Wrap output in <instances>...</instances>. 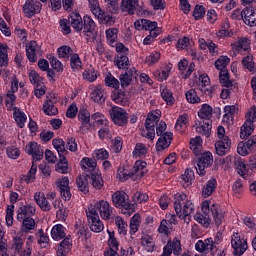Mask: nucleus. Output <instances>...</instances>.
<instances>
[{"mask_svg": "<svg viewBox=\"0 0 256 256\" xmlns=\"http://www.w3.org/2000/svg\"><path fill=\"white\" fill-rule=\"evenodd\" d=\"M70 24L75 33H83L87 43L97 39V23L87 14L81 17L79 12H72L70 14Z\"/></svg>", "mask_w": 256, "mask_h": 256, "instance_id": "nucleus-1", "label": "nucleus"}, {"mask_svg": "<svg viewBox=\"0 0 256 256\" xmlns=\"http://www.w3.org/2000/svg\"><path fill=\"white\" fill-rule=\"evenodd\" d=\"M211 215L215 225L219 227L223 223V210L218 204H211L210 201L205 200L202 202V213H196L194 219L197 223L209 229L211 227Z\"/></svg>", "mask_w": 256, "mask_h": 256, "instance_id": "nucleus-2", "label": "nucleus"}, {"mask_svg": "<svg viewBox=\"0 0 256 256\" xmlns=\"http://www.w3.org/2000/svg\"><path fill=\"white\" fill-rule=\"evenodd\" d=\"M174 209L177 217L184 223L191 221V215L195 213V204L185 193H177L174 196Z\"/></svg>", "mask_w": 256, "mask_h": 256, "instance_id": "nucleus-3", "label": "nucleus"}, {"mask_svg": "<svg viewBox=\"0 0 256 256\" xmlns=\"http://www.w3.org/2000/svg\"><path fill=\"white\" fill-rule=\"evenodd\" d=\"M33 215H35V208L31 206V204L21 206L18 209L17 221L22 223V233H29V231L35 229V219H33Z\"/></svg>", "mask_w": 256, "mask_h": 256, "instance_id": "nucleus-4", "label": "nucleus"}, {"mask_svg": "<svg viewBox=\"0 0 256 256\" xmlns=\"http://www.w3.org/2000/svg\"><path fill=\"white\" fill-rule=\"evenodd\" d=\"M165 131H167V123H165V121H160L156 127V135L159 137L156 142V151H165V149L171 147L173 132Z\"/></svg>", "mask_w": 256, "mask_h": 256, "instance_id": "nucleus-5", "label": "nucleus"}, {"mask_svg": "<svg viewBox=\"0 0 256 256\" xmlns=\"http://www.w3.org/2000/svg\"><path fill=\"white\" fill-rule=\"evenodd\" d=\"M91 11L93 15L98 19L101 25H107L111 27L115 25V18L113 17V12H105V10L99 7V2L97 0H90Z\"/></svg>", "mask_w": 256, "mask_h": 256, "instance_id": "nucleus-6", "label": "nucleus"}, {"mask_svg": "<svg viewBox=\"0 0 256 256\" xmlns=\"http://www.w3.org/2000/svg\"><path fill=\"white\" fill-rule=\"evenodd\" d=\"M246 121L240 128V139H247L255 131L256 123V106H252L245 114Z\"/></svg>", "mask_w": 256, "mask_h": 256, "instance_id": "nucleus-7", "label": "nucleus"}, {"mask_svg": "<svg viewBox=\"0 0 256 256\" xmlns=\"http://www.w3.org/2000/svg\"><path fill=\"white\" fill-rule=\"evenodd\" d=\"M195 170L200 177H205L207 169L213 165V154L210 151L203 152L200 154L196 161Z\"/></svg>", "mask_w": 256, "mask_h": 256, "instance_id": "nucleus-8", "label": "nucleus"}, {"mask_svg": "<svg viewBox=\"0 0 256 256\" xmlns=\"http://www.w3.org/2000/svg\"><path fill=\"white\" fill-rule=\"evenodd\" d=\"M109 115L114 125H118V127H125L129 122V114L127 113V110L119 106H113L109 110Z\"/></svg>", "mask_w": 256, "mask_h": 256, "instance_id": "nucleus-9", "label": "nucleus"}, {"mask_svg": "<svg viewBox=\"0 0 256 256\" xmlns=\"http://www.w3.org/2000/svg\"><path fill=\"white\" fill-rule=\"evenodd\" d=\"M86 217L88 219V225L93 233H101L105 229V225L99 218V212L95 208L86 210Z\"/></svg>", "mask_w": 256, "mask_h": 256, "instance_id": "nucleus-10", "label": "nucleus"}, {"mask_svg": "<svg viewBox=\"0 0 256 256\" xmlns=\"http://www.w3.org/2000/svg\"><path fill=\"white\" fill-rule=\"evenodd\" d=\"M42 9L43 4H41L38 0H26L22 6V13L24 14V17L31 19L35 17V15H39Z\"/></svg>", "mask_w": 256, "mask_h": 256, "instance_id": "nucleus-11", "label": "nucleus"}, {"mask_svg": "<svg viewBox=\"0 0 256 256\" xmlns=\"http://www.w3.org/2000/svg\"><path fill=\"white\" fill-rule=\"evenodd\" d=\"M199 82L201 92L204 93V95H208L209 97H215L221 92V88L217 85L207 88L211 84V80L209 79V76L207 74H201L199 76Z\"/></svg>", "mask_w": 256, "mask_h": 256, "instance_id": "nucleus-12", "label": "nucleus"}, {"mask_svg": "<svg viewBox=\"0 0 256 256\" xmlns=\"http://www.w3.org/2000/svg\"><path fill=\"white\" fill-rule=\"evenodd\" d=\"M231 247L233 249L234 256H242L245 254V251L249 249V245L247 244V239L241 237L238 234L232 236Z\"/></svg>", "mask_w": 256, "mask_h": 256, "instance_id": "nucleus-13", "label": "nucleus"}, {"mask_svg": "<svg viewBox=\"0 0 256 256\" xmlns=\"http://www.w3.org/2000/svg\"><path fill=\"white\" fill-rule=\"evenodd\" d=\"M139 77V72L137 68L132 67L125 71V73L120 74L119 83L122 89H127L130 85H133V81H137Z\"/></svg>", "mask_w": 256, "mask_h": 256, "instance_id": "nucleus-14", "label": "nucleus"}, {"mask_svg": "<svg viewBox=\"0 0 256 256\" xmlns=\"http://www.w3.org/2000/svg\"><path fill=\"white\" fill-rule=\"evenodd\" d=\"M112 203L118 209H131V204L129 203V195L124 191H116L112 194Z\"/></svg>", "mask_w": 256, "mask_h": 256, "instance_id": "nucleus-15", "label": "nucleus"}, {"mask_svg": "<svg viewBox=\"0 0 256 256\" xmlns=\"http://www.w3.org/2000/svg\"><path fill=\"white\" fill-rule=\"evenodd\" d=\"M25 153L27 155H31L32 163H37V161H41L43 159V146L33 141L26 145Z\"/></svg>", "mask_w": 256, "mask_h": 256, "instance_id": "nucleus-16", "label": "nucleus"}, {"mask_svg": "<svg viewBox=\"0 0 256 256\" xmlns=\"http://www.w3.org/2000/svg\"><path fill=\"white\" fill-rule=\"evenodd\" d=\"M88 179L90 181V185H92L93 189H96V191H101V189L105 187V180H103V175L99 170L89 172Z\"/></svg>", "mask_w": 256, "mask_h": 256, "instance_id": "nucleus-17", "label": "nucleus"}, {"mask_svg": "<svg viewBox=\"0 0 256 256\" xmlns=\"http://www.w3.org/2000/svg\"><path fill=\"white\" fill-rule=\"evenodd\" d=\"M100 213V217L105 221L111 219V213H113V207L109 204L108 201L101 200L95 204V208Z\"/></svg>", "mask_w": 256, "mask_h": 256, "instance_id": "nucleus-18", "label": "nucleus"}, {"mask_svg": "<svg viewBox=\"0 0 256 256\" xmlns=\"http://www.w3.org/2000/svg\"><path fill=\"white\" fill-rule=\"evenodd\" d=\"M244 19L243 22L248 27H256V8L253 6H246L243 9Z\"/></svg>", "mask_w": 256, "mask_h": 256, "instance_id": "nucleus-19", "label": "nucleus"}, {"mask_svg": "<svg viewBox=\"0 0 256 256\" xmlns=\"http://www.w3.org/2000/svg\"><path fill=\"white\" fill-rule=\"evenodd\" d=\"M231 149V140L229 137H225L224 140H219L215 143V151L218 157H225L226 153H229Z\"/></svg>", "mask_w": 256, "mask_h": 256, "instance_id": "nucleus-20", "label": "nucleus"}, {"mask_svg": "<svg viewBox=\"0 0 256 256\" xmlns=\"http://www.w3.org/2000/svg\"><path fill=\"white\" fill-rule=\"evenodd\" d=\"M73 247V239L71 235L68 234L66 237L62 238L61 242L58 244V256H67V253L71 251Z\"/></svg>", "mask_w": 256, "mask_h": 256, "instance_id": "nucleus-21", "label": "nucleus"}, {"mask_svg": "<svg viewBox=\"0 0 256 256\" xmlns=\"http://www.w3.org/2000/svg\"><path fill=\"white\" fill-rule=\"evenodd\" d=\"M50 235L53 241H61L67 237V228L63 224H56L52 227Z\"/></svg>", "mask_w": 256, "mask_h": 256, "instance_id": "nucleus-22", "label": "nucleus"}, {"mask_svg": "<svg viewBox=\"0 0 256 256\" xmlns=\"http://www.w3.org/2000/svg\"><path fill=\"white\" fill-rule=\"evenodd\" d=\"M231 47L237 53H241V51H249L251 50V40L247 37H240L238 41L231 44Z\"/></svg>", "mask_w": 256, "mask_h": 256, "instance_id": "nucleus-23", "label": "nucleus"}, {"mask_svg": "<svg viewBox=\"0 0 256 256\" xmlns=\"http://www.w3.org/2000/svg\"><path fill=\"white\" fill-rule=\"evenodd\" d=\"M89 184L90 181L88 173H83L76 178L77 188L79 191H81V193H84V195H87V193H89Z\"/></svg>", "mask_w": 256, "mask_h": 256, "instance_id": "nucleus-24", "label": "nucleus"}, {"mask_svg": "<svg viewBox=\"0 0 256 256\" xmlns=\"http://www.w3.org/2000/svg\"><path fill=\"white\" fill-rule=\"evenodd\" d=\"M137 5H139V0H122L120 9L123 13H128V15H135L137 11Z\"/></svg>", "mask_w": 256, "mask_h": 256, "instance_id": "nucleus-25", "label": "nucleus"}, {"mask_svg": "<svg viewBox=\"0 0 256 256\" xmlns=\"http://www.w3.org/2000/svg\"><path fill=\"white\" fill-rule=\"evenodd\" d=\"M55 103H57V98L53 97L51 99L47 98V100L43 104V109L45 115L49 117H53L59 113L57 107H55Z\"/></svg>", "mask_w": 256, "mask_h": 256, "instance_id": "nucleus-26", "label": "nucleus"}, {"mask_svg": "<svg viewBox=\"0 0 256 256\" xmlns=\"http://www.w3.org/2000/svg\"><path fill=\"white\" fill-rule=\"evenodd\" d=\"M37 47H39L37 41H30L26 45V57L30 63L37 62Z\"/></svg>", "mask_w": 256, "mask_h": 256, "instance_id": "nucleus-27", "label": "nucleus"}, {"mask_svg": "<svg viewBox=\"0 0 256 256\" xmlns=\"http://www.w3.org/2000/svg\"><path fill=\"white\" fill-rule=\"evenodd\" d=\"M147 167V162L142 161V160H137L133 166V169L131 171V175L133 177H136L137 179H141L145 177V168Z\"/></svg>", "mask_w": 256, "mask_h": 256, "instance_id": "nucleus-28", "label": "nucleus"}, {"mask_svg": "<svg viewBox=\"0 0 256 256\" xmlns=\"http://www.w3.org/2000/svg\"><path fill=\"white\" fill-rule=\"evenodd\" d=\"M80 166L85 173L97 171V160L95 158L84 157L80 162Z\"/></svg>", "mask_w": 256, "mask_h": 256, "instance_id": "nucleus-29", "label": "nucleus"}, {"mask_svg": "<svg viewBox=\"0 0 256 256\" xmlns=\"http://www.w3.org/2000/svg\"><path fill=\"white\" fill-rule=\"evenodd\" d=\"M198 117L201 119L200 121L204 123L211 121V117H213V108L209 106V104H203L198 111Z\"/></svg>", "mask_w": 256, "mask_h": 256, "instance_id": "nucleus-30", "label": "nucleus"}, {"mask_svg": "<svg viewBox=\"0 0 256 256\" xmlns=\"http://www.w3.org/2000/svg\"><path fill=\"white\" fill-rule=\"evenodd\" d=\"M197 123L199 126L196 127V133L204 135V137H210L213 121L203 122L198 120Z\"/></svg>", "mask_w": 256, "mask_h": 256, "instance_id": "nucleus-31", "label": "nucleus"}, {"mask_svg": "<svg viewBox=\"0 0 256 256\" xmlns=\"http://www.w3.org/2000/svg\"><path fill=\"white\" fill-rule=\"evenodd\" d=\"M114 65L117 69H129V54H117L114 57Z\"/></svg>", "mask_w": 256, "mask_h": 256, "instance_id": "nucleus-32", "label": "nucleus"}, {"mask_svg": "<svg viewBox=\"0 0 256 256\" xmlns=\"http://www.w3.org/2000/svg\"><path fill=\"white\" fill-rule=\"evenodd\" d=\"M215 189H217V179L211 178L210 180L207 181L206 185L202 189V197H211Z\"/></svg>", "mask_w": 256, "mask_h": 256, "instance_id": "nucleus-33", "label": "nucleus"}, {"mask_svg": "<svg viewBox=\"0 0 256 256\" xmlns=\"http://www.w3.org/2000/svg\"><path fill=\"white\" fill-rule=\"evenodd\" d=\"M166 247L173 253L175 256L181 255L183 253V248L181 247V240H178L177 237H175L172 241L169 240L166 244Z\"/></svg>", "mask_w": 256, "mask_h": 256, "instance_id": "nucleus-34", "label": "nucleus"}, {"mask_svg": "<svg viewBox=\"0 0 256 256\" xmlns=\"http://www.w3.org/2000/svg\"><path fill=\"white\" fill-rule=\"evenodd\" d=\"M70 68L72 69L73 73H77L83 69V61L79 54L74 53L70 58Z\"/></svg>", "mask_w": 256, "mask_h": 256, "instance_id": "nucleus-35", "label": "nucleus"}, {"mask_svg": "<svg viewBox=\"0 0 256 256\" xmlns=\"http://www.w3.org/2000/svg\"><path fill=\"white\" fill-rule=\"evenodd\" d=\"M224 87L226 88L220 89V97H229L233 95V93H237L239 91V84L233 80L230 82V84Z\"/></svg>", "mask_w": 256, "mask_h": 256, "instance_id": "nucleus-36", "label": "nucleus"}, {"mask_svg": "<svg viewBox=\"0 0 256 256\" xmlns=\"http://www.w3.org/2000/svg\"><path fill=\"white\" fill-rule=\"evenodd\" d=\"M56 171L62 175H65L69 172V162L67 161L65 154L59 156V162L56 164Z\"/></svg>", "mask_w": 256, "mask_h": 256, "instance_id": "nucleus-37", "label": "nucleus"}, {"mask_svg": "<svg viewBox=\"0 0 256 256\" xmlns=\"http://www.w3.org/2000/svg\"><path fill=\"white\" fill-rule=\"evenodd\" d=\"M35 175H37V164L33 162L28 173L21 177V181H24L27 185H29V183H34L36 179Z\"/></svg>", "mask_w": 256, "mask_h": 256, "instance_id": "nucleus-38", "label": "nucleus"}, {"mask_svg": "<svg viewBox=\"0 0 256 256\" xmlns=\"http://www.w3.org/2000/svg\"><path fill=\"white\" fill-rule=\"evenodd\" d=\"M34 199L42 211H51V204L47 201L45 194H35Z\"/></svg>", "mask_w": 256, "mask_h": 256, "instance_id": "nucleus-39", "label": "nucleus"}, {"mask_svg": "<svg viewBox=\"0 0 256 256\" xmlns=\"http://www.w3.org/2000/svg\"><path fill=\"white\" fill-rule=\"evenodd\" d=\"M233 195L237 197V199H241L243 197V193H245V186L243 185V180L237 179L232 185Z\"/></svg>", "mask_w": 256, "mask_h": 256, "instance_id": "nucleus-40", "label": "nucleus"}, {"mask_svg": "<svg viewBox=\"0 0 256 256\" xmlns=\"http://www.w3.org/2000/svg\"><path fill=\"white\" fill-rule=\"evenodd\" d=\"M59 59H71L75 53H73V48L71 46L63 45L57 49Z\"/></svg>", "mask_w": 256, "mask_h": 256, "instance_id": "nucleus-41", "label": "nucleus"}, {"mask_svg": "<svg viewBox=\"0 0 256 256\" xmlns=\"http://www.w3.org/2000/svg\"><path fill=\"white\" fill-rule=\"evenodd\" d=\"M78 120L82 123L80 126V130L85 127V125H89V121H91V113L89 110L85 108H81L78 112Z\"/></svg>", "mask_w": 256, "mask_h": 256, "instance_id": "nucleus-42", "label": "nucleus"}, {"mask_svg": "<svg viewBox=\"0 0 256 256\" xmlns=\"http://www.w3.org/2000/svg\"><path fill=\"white\" fill-rule=\"evenodd\" d=\"M231 63L229 56H220L214 63V67L218 71H227V65Z\"/></svg>", "mask_w": 256, "mask_h": 256, "instance_id": "nucleus-43", "label": "nucleus"}, {"mask_svg": "<svg viewBox=\"0 0 256 256\" xmlns=\"http://www.w3.org/2000/svg\"><path fill=\"white\" fill-rule=\"evenodd\" d=\"M141 245L145 247L148 253H153L155 251V242H153V237L150 235L142 236Z\"/></svg>", "mask_w": 256, "mask_h": 256, "instance_id": "nucleus-44", "label": "nucleus"}, {"mask_svg": "<svg viewBox=\"0 0 256 256\" xmlns=\"http://www.w3.org/2000/svg\"><path fill=\"white\" fill-rule=\"evenodd\" d=\"M147 153H149V148H147V146L143 143H137L134 147L132 155L135 159H137V157H145Z\"/></svg>", "mask_w": 256, "mask_h": 256, "instance_id": "nucleus-45", "label": "nucleus"}, {"mask_svg": "<svg viewBox=\"0 0 256 256\" xmlns=\"http://www.w3.org/2000/svg\"><path fill=\"white\" fill-rule=\"evenodd\" d=\"M234 167L238 173V175H245L247 173V164H245V159L241 157H236L234 160Z\"/></svg>", "mask_w": 256, "mask_h": 256, "instance_id": "nucleus-46", "label": "nucleus"}, {"mask_svg": "<svg viewBox=\"0 0 256 256\" xmlns=\"http://www.w3.org/2000/svg\"><path fill=\"white\" fill-rule=\"evenodd\" d=\"M47 59L54 71H57V73H63V63L55 57V55L50 54L47 56Z\"/></svg>", "mask_w": 256, "mask_h": 256, "instance_id": "nucleus-47", "label": "nucleus"}, {"mask_svg": "<svg viewBox=\"0 0 256 256\" xmlns=\"http://www.w3.org/2000/svg\"><path fill=\"white\" fill-rule=\"evenodd\" d=\"M83 77L90 83H93V81H97V77H99V71L93 68V66H90L83 72Z\"/></svg>", "mask_w": 256, "mask_h": 256, "instance_id": "nucleus-48", "label": "nucleus"}, {"mask_svg": "<svg viewBox=\"0 0 256 256\" xmlns=\"http://www.w3.org/2000/svg\"><path fill=\"white\" fill-rule=\"evenodd\" d=\"M141 225V215L134 214V217L130 220V235H135L139 231V226Z\"/></svg>", "mask_w": 256, "mask_h": 256, "instance_id": "nucleus-49", "label": "nucleus"}, {"mask_svg": "<svg viewBox=\"0 0 256 256\" xmlns=\"http://www.w3.org/2000/svg\"><path fill=\"white\" fill-rule=\"evenodd\" d=\"M52 145L54 149H56L58 155H65L67 153V149H65V141L61 138H56L52 140Z\"/></svg>", "mask_w": 256, "mask_h": 256, "instance_id": "nucleus-50", "label": "nucleus"}, {"mask_svg": "<svg viewBox=\"0 0 256 256\" xmlns=\"http://www.w3.org/2000/svg\"><path fill=\"white\" fill-rule=\"evenodd\" d=\"M115 225L118 229V233L119 235H127V224L125 222V219H123V217L121 216H117L115 218Z\"/></svg>", "mask_w": 256, "mask_h": 256, "instance_id": "nucleus-51", "label": "nucleus"}, {"mask_svg": "<svg viewBox=\"0 0 256 256\" xmlns=\"http://www.w3.org/2000/svg\"><path fill=\"white\" fill-rule=\"evenodd\" d=\"M171 66H166L161 71L155 72V77L157 81H160V83H163V81H167L169 79V73H171Z\"/></svg>", "mask_w": 256, "mask_h": 256, "instance_id": "nucleus-52", "label": "nucleus"}, {"mask_svg": "<svg viewBox=\"0 0 256 256\" xmlns=\"http://www.w3.org/2000/svg\"><path fill=\"white\" fill-rule=\"evenodd\" d=\"M207 13V10L205 9V6L197 4L194 7V11L192 16L194 17V21H201L203 17H205V14Z\"/></svg>", "mask_w": 256, "mask_h": 256, "instance_id": "nucleus-53", "label": "nucleus"}, {"mask_svg": "<svg viewBox=\"0 0 256 256\" xmlns=\"http://www.w3.org/2000/svg\"><path fill=\"white\" fill-rule=\"evenodd\" d=\"M104 81L107 87H111L112 89H115V91H117V89L120 87V82L111 73L106 75Z\"/></svg>", "mask_w": 256, "mask_h": 256, "instance_id": "nucleus-54", "label": "nucleus"}, {"mask_svg": "<svg viewBox=\"0 0 256 256\" xmlns=\"http://www.w3.org/2000/svg\"><path fill=\"white\" fill-rule=\"evenodd\" d=\"M28 77H29L30 83L34 85V87H36L37 85H40L41 83H43V81H45L43 77H41L39 73H37V71L35 70L30 71L28 74Z\"/></svg>", "mask_w": 256, "mask_h": 256, "instance_id": "nucleus-55", "label": "nucleus"}, {"mask_svg": "<svg viewBox=\"0 0 256 256\" xmlns=\"http://www.w3.org/2000/svg\"><path fill=\"white\" fill-rule=\"evenodd\" d=\"M107 41L109 43H116L119 35V29L117 28H109L105 31Z\"/></svg>", "mask_w": 256, "mask_h": 256, "instance_id": "nucleus-56", "label": "nucleus"}, {"mask_svg": "<svg viewBox=\"0 0 256 256\" xmlns=\"http://www.w3.org/2000/svg\"><path fill=\"white\" fill-rule=\"evenodd\" d=\"M9 46L6 48H0V67H8L9 65Z\"/></svg>", "mask_w": 256, "mask_h": 256, "instance_id": "nucleus-57", "label": "nucleus"}, {"mask_svg": "<svg viewBox=\"0 0 256 256\" xmlns=\"http://www.w3.org/2000/svg\"><path fill=\"white\" fill-rule=\"evenodd\" d=\"M14 109L16 110L14 111L13 117L16 123H18L20 127H23V125H25V122L27 121V115H25L24 112H21L17 108H14Z\"/></svg>", "mask_w": 256, "mask_h": 256, "instance_id": "nucleus-58", "label": "nucleus"}, {"mask_svg": "<svg viewBox=\"0 0 256 256\" xmlns=\"http://www.w3.org/2000/svg\"><path fill=\"white\" fill-rule=\"evenodd\" d=\"M242 65L244 69H248L251 73L255 71V62H253V56L252 55H247L242 59Z\"/></svg>", "mask_w": 256, "mask_h": 256, "instance_id": "nucleus-59", "label": "nucleus"}, {"mask_svg": "<svg viewBox=\"0 0 256 256\" xmlns=\"http://www.w3.org/2000/svg\"><path fill=\"white\" fill-rule=\"evenodd\" d=\"M6 155L9 159H19L21 157V150L17 146H8L6 148Z\"/></svg>", "mask_w": 256, "mask_h": 256, "instance_id": "nucleus-60", "label": "nucleus"}, {"mask_svg": "<svg viewBox=\"0 0 256 256\" xmlns=\"http://www.w3.org/2000/svg\"><path fill=\"white\" fill-rule=\"evenodd\" d=\"M171 231H173V226L169 224L167 219H163L158 227V233H164V235H169Z\"/></svg>", "mask_w": 256, "mask_h": 256, "instance_id": "nucleus-61", "label": "nucleus"}, {"mask_svg": "<svg viewBox=\"0 0 256 256\" xmlns=\"http://www.w3.org/2000/svg\"><path fill=\"white\" fill-rule=\"evenodd\" d=\"M108 249H112V251H119V241L115 238V232H108Z\"/></svg>", "mask_w": 256, "mask_h": 256, "instance_id": "nucleus-62", "label": "nucleus"}, {"mask_svg": "<svg viewBox=\"0 0 256 256\" xmlns=\"http://www.w3.org/2000/svg\"><path fill=\"white\" fill-rule=\"evenodd\" d=\"M93 159L96 161H105V159H109V152L104 148L96 150L93 153Z\"/></svg>", "mask_w": 256, "mask_h": 256, "instance_id": "nucleus-63", "label": "nucleus"}, {"mask_svg": "<svg viewBox=\"0 0 256 256\" xmlns=\"http://www.w3.org/2000/svg\"><path fill=\"white\" fill-rule=\"evenodd\" d=\"M158 123L159 116L155 115L153 112H149L146 117L145 125H147V127H155Z\"/></svg>", "mask_w": 256, "mask_h": 256, "instance_id": "nucleus-64", "label": "nucleus"}]
</instances>
